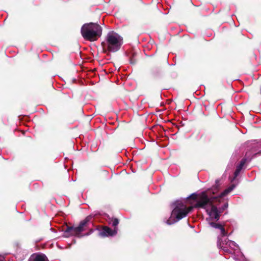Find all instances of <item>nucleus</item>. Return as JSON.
I'll list each match as a JSON object with an SVG mask.
<instances>
[{"label": "nucleus", "instance_id": "f257e3e1", "mask_svg": "<svg viewBox=\"0 0 261 261\" xmlns=\"http://www.w3.org/2000/svg\"><path fill=\"white\" fill-rule=\"evenodd\" d=\"M234 188L231 186L226 189L220 195H215L218 192V187L216 186L211 190L202 192L198 195L192 194L188 198L189 200L191 199H197L195 207L203 208L206 210L207 214L209 215L210 219L218 220L219 219L220 213L217 207V202H220L222 197L225 196L231 192Z\"/></svg>", "mask_w": 261, "mask_h": 261}, {"label": "nucleus", "instance_id": "423d86ee", "mask_svg": "<svg viewBox=\"0 0 261 261\" xmlns=\"http://www.w3.org/2000/svg\"><path fill=\"white\" fill-rule=\"evenodd\" d=\"M218 245L226 252L231 253L232 250H236L238 248L235 242L228 240L227 239H225L224 241L221 240L219 239L218 242Z\"/></svg>", "mask_w": 261, "mask_h": 261}, {"label": "nucleus", "instance_id": "4468645a", "mask_svg": "<svg viewBox=\"0 0 261 261\" xmlns=\"http://www.w3.org/2000/svg\"><path fill=\"white\" fill-rule=\"evenodd\" d=\"M225 207H227V205H225Z\"/></svg>", "mask_w": 261, "mask_h": 261}, {"label": "nucleus", "instance_id": "1a4fd4ad", "mask_svg": "<svg viewBox=\"0 0 261 261\" xmlns=\"http://www.w3.org/2000/svg\"><path fill=\"white\" fill-rule=\"evenodd\" d=\"M209 224L213 227H214V228H219L221 230V234L223 236H226L227 233L226 232H225V229L223 227V226H222V225H221L220 224H216L215 223H214V222H209Z\"/></svg>", "mask_w": 261, "mask_h": 261}, {"label": "nucleus", "instance_id": "0eeeda50", "mask_svg": "<svg viewBox=\"0 0 261 261\" xmlns=\"http://www.w3.org/2000/svg\"><path fill=\"white\" fill-rule=\"evenodd\" d=\"M117 233L116 229L112 230L109 227L105 226L103 227L102 231L100 232V235L103 237L113 236Z\"/></svg>", "mask_w": 261, "mask_h": 261}, {"label": "nucleus", "instance_id": "ddd939ff", "mask_svg": "<svg viewBox=\"0 0 261 261\" xmlns=\"http://www.w3.org/2000/svg\"><path fill=\"white\" fill-rule=\"evenodd\" d=\"M3 259H4L3 257L2 256H0V261H3Z\"/></svg>", "mask_w": 261, "mask_h": 261}, {"label": "nucleus", "instance_id": "7ed1b4c3", "mask_svg": "<svg viewBox=\"0 0 261 261\" xmlns=\"http://www.w3.org/2000/svg\"><path fill=\"white\" fill-rule=\"evenodd\" d=\"M122 43V38L117 33L111 31L108 33L102 45L105 51L116 52L120 48Z\"/></svg>", "mask_w": 261, "mask_h": 261}, {"label": "nucleus", "instance_id": "6e6552de", "mask_svg": "<svg viewBox=\"0 0 261 261\" xmlns=\"http://www.w3.org/2000/svg\"><path fill=\"white\" fill-rule=\"evenodd\" d=\"M29 261H47L44 254H34L30 258Z\"/></svg>", "mask_w": 261, "mask_h": 261}, {"label": "nucleus", "instance_id": "9b49d317", "mask_svg": "<svg viewBox=\"0 0 261 261\" xmlns=\"http://www.w3.org/2000/svg\"><path fill=\"white\" fill-rule=\"evenodd\" d=\"M111 223L113 226H116L118 224L119 222L117 219H114L112 220Z\"/></svg>", "mask_w": 261, "mask_h": 261}, {"label": "nucleus", "instance_id": "9d476101", "mask_svg": "<svg viewBox=\"0 0 261 261\" xmlns=\"http://www.w3.org/2000/svg\"><path fill=\"white\" fill-rule=\"evenodd\" d=\"M246 160L245 159H243L240 164L237 167V169L234 172V177H236L238 174L240 173L241 170H242L243 166L245 163Z\"/></svg>", "mask_w": 261, "mask_h": 261}, {"label": "nucleus", "instance_id": "20e7f679", "mask_svg": "<svg viewBox=\"0 0 261 261\" xmlns=\"http://www.w3.org/2000/svg\"><path fill=\"white\" fill-rule=\"evenodd\" d=\"M193 206H187L181 201H177L176 202V206L172 212L171 218H175V219L173 221L171 222L170 220L167 221L168 224H173L177 221L182 219L187 216L188 214L192 211Z\"/></svg>", "mask_w": 261, "mask_h": 261}, {"label": "nucleus", "instance_id": "f03ea898", "mask_svg": "<svg viewBox=\"0 0 261 261\" xmlns=\"http://www.w3.org/2000/svg\"><path fill=\"white\" fill-rule=\"evenodd\" d=\"M81 34L85 39L94 41L101 36L102 28L96 23H85L81 28Z\"/></svg>", "mask_w": 261, "mask_h": 261}, {"label": "nucleus", "instance_id": "f8f14e48", "mask_svg": "<svg viewBox=\"0 0 261 261\" xmlns=\"http://www.w3.org/2000/svg\"><path fill=\"white\" fill-rule=\"evenodd\" d=\"M92 231H93V230L92 229H91L90 230V232L89 233H87L86 235H89V234H91L92 232Z\"/></svg>", "mask_w": 261, "mask_h": 261}, {"label": "nucleus", "instance_id": "39448f33", "mask_svg": "<svg viewBox=\"0 0 261 261\" xmlns=\"http://www.w3.org/2000/svg\"><path fill=\"white\" fill-rule=\"evenodd\" d=\"M91 219V216H89L85 220L81 222L79 226L76 227H68L65 231V236L67 237L70 236L80 237L81 232L85 230L88 227L89 222Z\"/></svg>", "mask_w": 261, "mask_h": 261}]
</instances>
